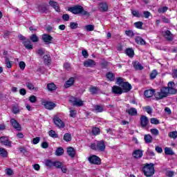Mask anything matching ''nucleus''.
Instances as JSON below:
<instances>
[{
    "mask_svg": "<svg viewBox=\"0 0 177 177\" xmlns=\"http://www.w3.org/2000/svg\"><path fill=\"white\" fill-rule=\"evenodd\" d=\"M174 86H175V83L174 82H169L167 87H162L159 91L154 94L156 100H161V99L167 97L168 95H176L177 91Z\"/></svg>",
    "mask_w": 177,
    "mask_h": 177,
    "instance_id": "f257e3e1",
    "label": "nucleus"
},
{
    "mask_svg": "<svg viewBox=\"0 0 177 177\" xmlns=\"http://www.w3.org/2000/svg\"><path fill=\"white\" fill-rule=\"evenodd\" d=\"M68 12H71L73 15H82L83 16H89L90 14L84 10L81 6H75L68 8Z\"/></svg>",
    "mask_w": 177,
    "mask_h": 177,
    "instance_id": "f03ea898",
    "label": "nucleus"
},
{
    "mask_svg": "<svg viewBox=\"0 0 177 177\" xmlns=\"http://www.w3.org/2000/svg\"><path fill=\"white\" fill-rule=\"evenodd\" d=\"M145 176L150 177L154 175V165L153 163L145 164L142 168Z\"/></svg>",
    "mask_w": 177,
    "mask_h": 177,
    "instance_id": "7ed1b4c3",
    "label": "nucleus"
},
{
    "mask_svg": "<svg viewBox=\"0 0 177 177\" xmlns=\"http://www.w3.org/2000/svg\"><path fill=\"white\" fill-rule=\"evenodd\" d=\"M69 101L71 103H72L73 106H76L77 107H81L82 106H84V101H82L81 99L72 97Z\"/></svg>",
    "mask_w": 177,
    "mask_h": 177,
    "instance_id": "20e7f679",
    "label": "nucleus"
},
{
    "mask_svg": "<svg viewBox=\"0 0 177 177\" xmlns=\"http://www.w3.org/2000/svg\"><path fill=\"white\" fill-rule=\"evenodd\" d=\"M41 104L47 110H53V109L56 107V104H55L53 102L42 101Z\"/></svg>",
    "mask_w": 177,
    "mask_h": 177,
    "instance_id": "39448f33",
    "label": "nucleus"
},
{
    "mask_svg": "<svg viewBox=\"0 0 177 177\" xmlns=\"http://www.w3.org/2000/svg\"><path fill=\"white\" fill-rule=\"evenodd\" d=\"M10 123L14 129H16L17 131H21V125H20V123L17 122L16 119L12 118L10 121Z\"/></svg>",
    "mask_w": 177,
    "mask_h": 177,
    "instance_id": "423d86ee",
    "label": "nucleus"
},
{
    "mask_svg": "<svg viewBox=\"0 0 177 177\" xmlns=\"http://www.w3.org/2000/svg\"><path fill=\"white\" fill-rule=\"evenodd\" d=\"M54 123L58 128H64L66 127V124L63 121L60 120V118L57 116H55L53 118Z\"/></svg>",
    "mask_w": 177,
    "mask_h": 177,
    "instance_id": "0eeeda50",
    "label": "nucleus"
},
{
    "mask_svg": "<svg viewBox=\"0 0 177 177\" xmlns=\"http://www.w3.org/2000/svg\"><path fill=\"white\" fill-rule=\"evenodd\" d=\"M0 143H1V145H4V146L12 147V141L9 140V138H8V137L0 138Z\"/></svg>",
    "mask_w": 177,
    "mask_h": 177,
    "instance_id": "6e6552de",
    "label": "nucleus"
},
{
    "mask_svg": "<svg viewBox=\"0 0 177 177\" xmlns=\"http://www.w3.org/2000/svg\"><path fill=\"white\" fill-rule=\"evenodd\" d=\"M121 87L123 93L129 92V91L132 89V86L131 84H129L128 82H124L122 83Z\"/></svg>",
    "mask_w": 177,
    "mask_h": 177,
    "instance_id": "1a4fd4ad",
    "label": "nucleus"
},
{
    "mask_svg": "<svg viewBox=\"0 0 177 177\" xmlns=\"http://www.w3.org/2000/svg\"><path fill=\"white\" fill-rule=\"evenodd\" d=\"M88 161L91 164H95L96 165H99L100 164V158L96 156H92L88 158Z\"/></svg>",
    "mask_w": 177,
    "mask_h": 177,
    "instance_id": "9d476101",
    "label": "nucleus"
},
{
    "mask_svg": "<svg viewBox=\"0 0 177 177\" xmlns=\"http://www.w3.org/2000/svg\"><path fill=\"white\" fill-rule=\"evenodd\" d=\"M42 40L45 44H52V41H53V37L48 34H44L42 35Z\"/></svg>",
    "mask_w": 177,
    "mask_h": 177,
    "instance_id": "9b49d317",
    "label": "nucleus"
},
{
    "mask_svg": "<svg viewBox=\"0 0 177 177\" xmlns=\"http://www.w3.org/2000/svg\"><path fill=\"white\" fill-rule=\"evenodd\" d=\"M149 124V118L145 115H142L140 118V125L142 128H146Z\"/></svg>",
    "mask_w": 177,
    "mask_h": 177,
    "instance_id": "f8f14e48",
    "label": "nucleus"
},
{
    "mask_svg": "<svg viewBox=\"0 0 177 177\" xmlns=\"http://www.w3.org/2000/svg\"><path fill=\"white\" fill-rule=\"evenodd\" d=\"M98 9L100 12H107V10H109V5H107L106 2L100 3Z\"/></svg>",
    "mask_w": 177,
    "mask_h": 177,
    "instance_id": "ddd939ff",
    "label": "nucleus"
},
{
    "mask_svg": "<svg viewBox=\"0 0 177 177\" xmlns=\"http://www.w3.org/2000/svg\"><path fill=\"white\" fill-rule=\"evenodd\" d=\"M84 67H95V66H96V62H95V61L93 59H87L86 61H84Z\"/></svg>",
    "mask_w": 177,
    "mask_h": 177,
    "instance_id": "4468645a",
    "label": "nucleus"
},
{
    "mask_svg": "<svg viewBox=\"0 0 177 177\" xmlns=\"http://www.w3.org/2000/svg\"><path fill=\"white\" fill-rule=\"evenodd\" d=\"M49 5L53 8L56 12H60V7L59 6V3H57V2L51 0L49 1Z\"/></svg>",
    "mask_w": 177,
    "mask_h": 177,
    "instance_id": "2eb2a0df",
    "label": "nucleus"
},
{
    "mask_svg": "<svg viewBox=\"0 0 177 177\" xmlns=\"http://www.w3.org/2000/svg\"><path fill=\"white\" fill-rule=\"evenodd\" d=\"M37 9L40 13H45V12L49 10V6L46 4H42L37 6Z\"/></svg>",
    "mask_w": 177,
    "mask_h": 177,
    "instance_id": "dca6fc26",
    "label": "nucleus"
},
{
    "mask_svg": "<svg viewBox=\"0 0 177 177\" xmlns=\"http://www.w3.org/2000/svg\"><path fill=\"white\" fill-rule=\"evenodd\" d=\"M106 149V146L104 145V141H97V150L100 151H103Z\"/></svg>",
    "mask_w": 177,
    "mask_h": 177,
    "instance_id": "f3484780",
    "label": "nucleus"
},
{
    "mask_svg": "<svg viewBox=\"0 0 177 177\" xmlns=\"http://www.w3.org/2000/svg\"><path fill=\"white\" fill-rule=\"evenodd\" d=\"M112 92L115 93V95H122V88L118 86H113L112 87Z\"/></svg>",
    "mask_w": 177,
    "mask_h": 177,
    "instance_id": "a211bd4d",
    "label": "nucleus"
},
{
    "mask_svg": "<svg viewBox=\"0 0 177 177\" xmlns=\"http://www.w3.org/2000/svg\"><path fill=\"white\" fill-rule=\"evenodd\" d=\"M74 82H75V78L70 77L64 84L65 88H70V86H73V85H74Z\"/></svg>",
    "mask_w": 177,
    "mask_h": 177,
    "instance_id": "6ab92c4d",
    "label": "nucleus"
},
{
    "mask_svg": "<svg viewBox=\"0 0 177 177\" xmlns=\"http://www.w3.org/2000/svg\"><path fill=\"white\" fill-rule=\"evenodd\" d=\"M133 156L134 158H141V157H143V151L140 149H137L133 152Z\"/></svg>",
    "mask_w": 177,
    "mask_h": 177,
    "instance_id": "aec40b11",
    "label": "nucleus"
},
{
    "mask_svg": "<svg viewBox=\"0 0 177 177\" xmlns=\"http://www.w3.org/2000/svg\"><path fill=\"white\" fill-rule=\"evenodd\" d=\"M67 153L68 156L71 157L72 158H73V157H75V150L71 147H68Z\"/></svg>",
    "mask_w": 177,
    "mask_h": 177,
    "instance_id": "412c9836",
    "label": "nucleus"
},
{
    "mask_svg": "<svg viewBox=\"0 0 177 177\" xmlns=\"http://www.w3.org/2000/svg\"><path fill=\"white\" fill-rule=\"evenodd\" d=\"M155 91L154 89H151V90H146L144 93V95L145 96V97H151L153 96V95H154L155 93Z\"/></svg>",
    "mask_w": 177,
    "mask_h": 177,
    "instance_id": "4be33fe9",
    "label": "nucleus"
},
{
    "mask_svg": "<svg viewBox=\"0 0 177 177\" xmlns=\"http://www.w3.org/2000/svg\"><path fill=\"white\" fill-rule=\"evenodd\" d=\"M24 46H25L26 49L31 50L32 49V44L31 41L26 40L23 42Z\"/></svg>",
    "mask_w": 177,
    "mask_h": 177,
    "instance_id": "5701e85b",
    "label": "nucleus"
},
{
    "mask_svg": "<svg viewBox=\"0 0 177 177\" xmlns=\"http://www.w3.org/2000/svg\"><path fill=\"white\" fill-rule=\"evenodd\" d=\"M164 36L166 38V39H167L168 41H172V39H174L172 33H171V31H169V30H166L165 32Z\"/></svg>",
    "mask_w": 177,
    "mask_h": 177,
    "instance_id": "b1692460",
    "label": "nucleus"
},
{
    "mask_svg": "<svg viewBox=\"0 0 177 177\" xmlns=\"http://www.w3.org/2000/svg\"><path fill=\"white\" fill-rule=\"evenodd\" d=\"M127 113H128L129 115H137L138 110L135 108H130L127 110Z\"/></svg>",
    "mask_w": 177,
    "mask_h": 177,
    "instance_id": "393cba45",
    "label": "nucleus"
},
{
    "mask_svg": "<svg viewBox=\"0 0 177 177\" xmlns=\"http://www.w3.org/2000/svg\"><path fill=\"white\" fill-rule=\"evenodd\" d=\"M135 41L136 44H138V45H146V41H145V39L139 36L136 37Z\"/></svg>",
    "mask_w": 177,
    "mask_h": 177,
    "instance_id": "a878e982",
    "label": "nucleus"
},
{
    "mask_svg": "<svg viewBox=\"0 0 177 177\" xmlns=\"http://www.w3.org/2000/svg\"><path fill=\"white\" fill-rule=\"evenodd\" d=\"M43 59H44V64L46 65H49L50 62H52V59H50V55H44Z\"/></svg>",
    "mask_w": 177,
    "mask_h": 177,
    "instance_id": "bb28decb",
    "label": "nucleus"
},
{
    "mask_svg": "<svg viewBox=\"0 0 177 177\" xmlns=\"http://www.w3.org/2000/svg\"><path fill=\"white\" fill-rule=\"evenodd\" d=\"M133 66L136 70H143V66H142L138 61H135L133 63Z\"/></svg>",
    "mask_w": 177,
    "mask_h": 177,
    "instance_id": "cd10ccee",
    "label": "nucleus"
},
{
    "mask_svg": "<svg viewBox=\"0 0 177 177\" xmlns=\"http://www.w3.org/2000/svg\"><path fill=\"white\" fill-rule=\"evenodd\" d=\"M53 163H54V161H52L50 159H46L44 160V164H45L46 167H47V168H53Z\"/></svg>",
    "mask_w": 177,
    "mask_h": 177,
    "instance_id": "c85d7f7f",
    "label": "nucleus"
},
{
    "mask_svg": "<svg viewBox=\"0 0 177 177\" xmlns=\"http://www.w3.org/2000/svg\"><path fill=\"white\" fill-rule=\"evenodd\" d=\"M145 143H151L153 142V137L150 134H147L144 137Z\"/></svg>",
    "mask_w": 177,
    "mask_h": 177,
    "instance_id": "c756f323",
    "label": "nucleus"
},
{
    "mask_svg": "<svg viewBox=\"0 0 177 177\" xmlns=\"http://www.w3.org/2000/svg\"><path fill=\"white\" fill-rule=\"evenodd\" d=\"M89 92L91 95H96L99 92V88L96 86H91L89 88Z\"/></svg>",
    "mask_w": 177,
    "mask_h": 177,
    "instance_id": "7c9ffc66",
    "label": "nucleus"
},
{
    "mask_svg": "<svg viewBox=\"0 0 177 177\" xmlns=\"http://www.w3.org/2000/svg\"><path fill=\"white\" fill-rule=\"evenodd\" d=\"M5 174L7 175V176L12 177V175H15V172L13 171V169L10 168H7L5 169Z\"/></svg>",
    "mask_w": 177,
    "mask_h": 177,
    "instance_id": "2f4dec72",
    "label": "nucleus"
},
{
    "mask_svg": "<svg viewBox=\"0 0 177 177\" xmlns=\"http://www.w3.org/2000/svg\"><path fill=\"white\" fill-rule=\"evenodd\" d=\"M126 54L127 55V56H129V57H133L135 55V52L132 48H127L126 50Z\"/></svg>",
    "mask_w": 177,
    "mask_h": 177,
    "instance_id": "473e14b6",
    "label": "nucleus"
},
{
    "mask_svg": "<svg viewBox=\"0 0 177 177\" xmlns=\"http://www.w3.org/2000/svg\"><path fill=\"white\" fill-rule=\"evenodd\" d=\"M47 88L50 91H56V85L55 84V83L48 84H47Z\"/></svg>",
    "mask_w": 177,
    "mask_h": 177,
    "instance_id": "72a5a7b5",
    "label": "nucleus"
},
{
    "mask_svg": "<svg viewBox=\"0 0 177 177\" xmlns=\"http://www.w3.org/2000/svg\"><path fill=\"white\" fill-rule=\"evenodd\" d=\"M0 156L1 157H8V151L3 148H0Z\"/></svg>",
    "mask_w": 177,
    "mask_h": 177,
    "instance_id": "f704fd0d",
    "label": "nucleus"
},
{
    "mask_svg": "<svg viewBox=\"0 0 177 177\" xmlns=\"http://www.w3.org/2000/svg\"><path fill=\"white\" fill-rule=\"evenodd\" d=\"M64 153V149H63V148L62 147H59L55 151V156H63Z\"/></svg>",
    "mask_w": 177,
    "mask_h": 177,
    "instance_id": "c9c22d12",
    "label": "nucleus"
},
{
    "mask_svg": "<svg viewBox=\"0 0 177 177\" xmlns=\"http://www.w3.org/2000/svg\"><path fill=\"white\" fill-rule=\"evenodd\" d=\"M168 136L169 138H170L171 139H176L177 138V131H170L168 133Z\"/></svg>",
    "mask_w": 177,
    "mask_h": 177,
    "instance_id": "e433bc0d",
    "label": "nucleus"
},
{
    "mask_svg": "<svg viewBox=\"0 0 177 177\" xmlns=\"http://www.w3.org/2000/svg\"><path fill=\"white\" fill-rule=\"evenodd\" d=\"M125 34L129 38H133V37H135V33L133 32V31H132L131 30H126Z\"/></svg>",
    "mask_w": 177,
    "mask_h": 177,
    "instance_id": "4c0bfd02",
    "label": "nucleus"
},
{
    "mask_svg": "<svg viewBox=\"0 0 177 177\" xmlns=\"http://www.w3.org/2000/svg\"><path fill=\"white\" fill-rule=\"evenodd\" d=\"M64 140L65 142H71V134L66 133L64 136Z\"/></svg>",
    "mask_w": 177,
    "mask_h": 177,
    "instance_id": "58836bf2",
    "label": "nucleus"
},
{
    "mask_svg": "<svg viewBox=\"0 0 177 177\" xmlns=\"http://www.w3.org/2000/svg\"><path fill=\"white\" fill-rule=\"evenodd\" d=\"M165 153L167 156H173L174 154V151H172V149L168 147L165 148Z\"/></svg>",
    "mask_w": 177,
    "mask_h": 177,
    "instance_id": "ea45409f",
    "label": "nucleus"
},
{
    "mask_svg": "<svg viewBox=\"0 0 177 177\" xmlns=\"http://www.w3.org/2000/svg\"><path fill=\"white\" fill-rule=\"evenodd\" d=\"M94 110L96 111V113H102V111H103V106L101 105H95L94 106Z\"/></svg>",
    "mask_w": 177,
    "mask_h": 177,
    "instance_id": "a19ab883",
    "label": "nucleus"
},
{
    "mask_svg": "<svg viewBox=\"0 0 177 177\" xmlns=\"http://www.w3.org/2000/svg\"><path fill=\"white\" fill-rule=\"evenodd\" d=\"M143 110H145V111L148 114H151L153 113V109H151V107L150 106H147L143 107Z\"/></svg>",
    "mask_w": 177,
    "mask_h": 177,
    "instance_id": "79ce46f5",
    "label": "nucleus"
},
{
    "mask_svg": "<svg viewBox=\"0 0 177 177\" xmlns=\"http://www.w3.org/2000/svg\"><path fill=\"white\" fill-rule=\"evenodd\" d=\"M62 165H63V163H62L61 162L54 161L53 167H55V168L60 169L62 168Z\"/></svg>",
    "mask_w": 177,
    "mask_h": 177,
    "instance_id": "37998d69",
    "label": "nucleus"
},
{
    "mask_svg": "<svg viewBox=\"0 0 177 177\" xmlns=\"http://www.w3.org/2000/svg\"><path fill=\"white\" fill-rule=\"evenodd\" d=\"M100 133V129L97 127H93L92 129V133L93 135H99V133Z\"/></svg>",
    "mask_w": 177,
    "mask_h": 177,
    "instance_id": "c03bdc74",
    "label": "nucleus"
},
{
    "mask_svg": "<svg viewBox=\"0 0 177 177\" xmlns=\"http://www.w3.org/2000/svg\"><path fill=\"white\" fill-rule=\"evenodd\" d=\"M5 62L7 68H12V62H10L8 57H6Z\"/></svg>",
    "mask_w": 177,
    "mask_h": 177,
    "instance_id": "a18cd8bd",
    "label": "nucleus"
},
{
    "mask_svg": "<svg viewBox=\"0 0 177 177\" xmlns=\"http://www.w3.org/2000/svg\"><path fill=\"white\" fill-rule=\"evenodd\" d=\"M36 53L37 55H38V56H44V55L45 54V49L40 48L36 51Z\"/></svg>",
    "mask_w": 177,
    "mask_h": 177,
    "instance_id": "49530a36",
    "label": "nucleus"
},
{
    "mask_svg": "<svg viewBox=\"0 0 177 177\" xmlns=\"http://www.w3.org/2000/svg\"><path fill=\"white\" fill-rule=\"evenodd\" d=\"M48 135L49 136H50L51 138H57V134L56 133V131H53V130H50L48 132Z\"/></svg>",
    "mask_w": 177,
    "mask_h": 177,
    "instance_id": "de8ad7c7",
    "label": "nucleus"
},
{
    "mask_svg": "<svg viewBox=\"0 0 177 177\" xmlns=\"http://www.w3.org/2000/svg\"><path fill=\"white\" fill-rule=\"evenodd\" d=\"M151 133H152V135H154V136H158L160 131H158V129H151Z\"/></svg>",
    "mask_w": 177,
    "mask_h": 177,
    "instance_id": "09e8293b",
    "label": "nucleus"
},
{
    "mask_svg": "<svg viewBox=\"0 0 177 177\" xmlns=\"http://www.w3.org/2000/svg\"><path fill=\"white\" fill-rule=\"evenodd\" d=\"M85 28H86V31H93V30H95V26H93V25H86L85 26Z\"/></svg>",
    "mask_w": 177,
    "mask_h": 177,
    "instance_id": "8fccbe9b",
    "label": "nucleus"
},
{
    "mask_svg": "<svg viewBox=\"0 0 177 177\" xmlns=\"http://www.w3.org/2000/svg\"><path fill=\"white\" fill-rule=\"evenodd\" d=\"M168 10V7L165 6L158 10V13H165Z\"/></svg>",
    "mask_w": 177,
    "mask_h": 177,
    "instance_id": "3c124183",
    "label": "nucleus"
},
{
    "mask_svg": "<svg viewBox=\"0 0 177 177\" xmlns=\"http://www.w3.org/2000/svg\"><path fill=\"white\" fill-rule=\"evenodd\" d=\"M124 78L122 77H118L116 80V84H118V85H120V86H122V84H124Z\"/></svg>",
    "mask_w": 177,
    "mask_h": 177,
    "instance_id": "603ef678",
    "label": "nucleus"
},
{
    "mask_svg": "<svg viewBox=\"0 0 177 177\" xmlns=\"http://www.w3.org/2000/svg\"><path fill=\"white\" fill-rule=\"evenodd\" d=\"M26 86L28 88L30 89V91H34V89H35L34 84H32V83H31V82L26 83Z\"/></svg>",
    "mask_w": 177,
    "mask_h": 177,
    "instance_id": "864d4df0",
    "label": "nucleus"
},
{
    "mask_svg": "<svg viewBox=\"0 0 177 177\" xmlns=\"http://www.w3.org/2000/svg\"><path fill=\"white\" fill-rule=\"evenodd\" d=\"M151 124H153L154 125H158V124H160V120L157 118H153L151 119Z\"/></svg>",
    "mask_w": 177,
    "mask_h": 177,
    "instance_id": "5fc2aeb1",
    "label": "nucleus"
},
{
    "mask_svg": "<svg viewBox=\"0 0 177 177\" xmlns=\"http://www.w3.org/2000/svg\"><path fill=\"white\" fill-rule=\"evenodd\" d=\"M70 27L72 30H75V28H78V24L75 22H71Z\"/></svg>",
    "mask_w": 177,
    "mask_h": 177,
    "instance_id": "6e6d98bb",
    "label": "nucleus"
},
{
    "mask_svg": "<svg viewBox=\"0 0 177 177\" xmlns=\"http://www.w3.org/2000/svg\"><path fill=\"white\" fill-rule=\"evenodd\" d=\"M32 42H38V37H37V35H32L30 37Z\"/></svg>",
    "mask_w": 177,
    "mask_h": 177,
    "instance_id": "4d7b16f0",
    "label": "nucleus"
},
{
    "mask_svg": "<svg viewBox=\"0 0 177 177\" xmlns=\"http://www.w3.org/2000/svg\"><path fill=\"white\" fill-rule=\"evenodd\" d=\"M134 26L136 28H142L143 26V23L142 21H138L134 23Z\"/></svg>",
    "mask_w": 177,
    "mask_h": 177,
    "instance_id": "13d9d810",
    "label": "nucleus"
},
{
    "mask_svg": "<svg viewBox=\"0 0 177 177\" xmlns=\"http://www.w3.org/2000/svg\"><path fill=\"white\" fill-rule=\"evenodd\" d=\"M131 14L133 15V16H134L135 17H140V14L139 13V11L138 10H132L131 11Z\"/></svg>",
    "mask_w": 177,
    "mask_h": 177,
    "instance_id": "bf43d9fd",
    "label": "nucleus"
},
{
    "mask_svg": "<svg viewBox=\"0 0 177 177\" xmlns=\"http://www.w3.org/2000/svg\"><path fill=\"white\" fill-rule=\"evenodd\" d=\"M157 77V71H153L150 74V78L151 80H154Z\"/></svg>",
    "mask_w": 177,
    "mask_h": 177,
    "instance_id": "052dcab7",
    "label": "nucleus"
},
{
    "mask_svg": "<svg viewBox=\"0 0 177 177\" xmlns=\"http://www.w3.org/2000/svg\"><path fill=\"white\" fill-rule=\"evenodd\" d=\"M29 101L30 102V103H35V102H37V97H35V95L30 96Z\"/></svg>",
    "mask_w": 177,
    "mask_h": 177,
    "instance_id": "680f3d73",
    "label": "nucleus"
},
{
    "mask_svg": "<svg viewBox=\"0 0 177 177\" xmlns=\"http://www.w3.org/2000/svg\"><path fill=\"white\" fill-rule=\"evenodd\" d=\"M12 113L14 114H19L20 113V109H19V107H17V106H13L12 107Z\"/></svg>",
    "mask_w": 177,
    "mask_h": 177,
    "instance_id": "e2e57ef3",
    "label": "nucleus"
},
{
    "mask_svg": "<svg viewBox=\"0 0 177 177\" xmlns=\"http://www.w3.org/2000/svg\"><path fill=\"white\" fill-rule=\"evenodd\" d=\"M64 68H65V70L70 71V70H71V65L66 62L64 64Z\"/></svg>",
    "mask_w": 177,
    "mask_h": 177,
    "instance_id": "0e129e2a",
    "label": "nucleus"
},
{
    "mask_svg": "<svg viewBox=\"0 0 177 177\" xmlns=\"http://www.w3.org/2000/svg\"><path fill=\"white\" fill-rule=\"evenodd\" d=\"M39 140H41V138L39 137H36L33 138L32 140L33 145H38V143H39Z\"/></svg>",
    "mask_w": 177,
    "mask_h": 177,
    "instance_id": "69168bd1",
    "label": "nucleus"
},
{
    "mask_svg": "<svg viewBox=\"0 0 177 177\" xmlns=\"http://www.w3.org/2000/svg\"><path fill=\"white\" fill-rule=\"evenodd\" d=\"M76 114H77V111L75 110L70 111V117H72L73 118H75Z\"/></svg>",
    "mask_w": 177,
    "mask_h": 177,
    "instance_id": "338daca9",
    "label": "nucleus"
},
{
    "mask_svg": "<svg viewBox=\"0 0 177 177\" xmlns=\"http://www.w3.org/2000/svg\"><path fill=\"white\" fill-rule=\"evenodd\" d=\"M174 172L172 171H168L166 172V176L172 177L174 175Z\"/></svg>",
    "mask_w": 177,
    "mask_h": 177,
    "instance_id": "774afa93",
    "label": "nucleus"
}]
</instances>
